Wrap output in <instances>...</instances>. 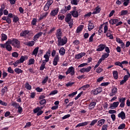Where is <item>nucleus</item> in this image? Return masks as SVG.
<instances>
[{
    "mask_svg": "<svg viewBox=\"0 0 130 130\" xmlns=\"http://www.w3.org/2000/svg\"><path fill=\"white\" fill-rule=\"evenodd\" d=\"M34 62H35V59H34V58H30L28 60L29 66H31V64H34Z\"/></svg>",
    "mask_w": 130,
    "mask_h": 130,
    "instance_id": "nucleus-43",
    "label": "nucleus"
},
{
    "mask_svg": "<svg viewBox=\"0 0 130 130\" xmlns=\"http://www.w3.org/2000/svg\"><path fill=\"white\" fill-rule=\"evenodd\" d=\"M34 44H35V42L34 41H29L25 43V45H26L27 46H29L30 47L33 46Z\"/></svg>",
    "mask_w": 130,
    "mask_h": 130,
    "instance_id": "nucleus-28",
    "label": "nucleus"
},
{
    "mask_svg": "<svg viewBox=\"0 0 130 130\" xmlns=\"http://www.w3.org/2000/svg\"><path fill=\"white\" fill-rule=\"evenodd\" d=\"M72 16L71 13H67L65 16V22L68 23L70 29L73 28V26L74 25V20L72 19Z\"/></svg>",
    "mask_w": 130,
    "mask_h": 130,
    "instance_id": "nucleus-2",
    "label": "nucleus"
},
{
    "mask_svg": "<svg viewBox=\"0 0 130 130\" xmlns=\"http://www.w3.org/2000/svg\"><path fill=\"white\" fill-rule=\"evenodd\" d=\"M7 43L11 44L12 46L16 48H20L21 46V42L17 39L11 38L8 40Z\"/></svg>",
    "mask_w": 130,
    "mask_h": 130,
    "instance_id": "nucleus-1",
    "label": "nucleus"
},
{
    "mask_svg": "<svg viewBox=\"0 0 130 130\" xmlns=\"http://www.w3.org/2000/svg\"><path fill=\"white\" fill-rule=\"evenodd\" d=\"M19 105V103L16 102H12V106H13V107H15V108L18 109Z\"/></svg>",
    "mask_w": 130,
    "mask_h": 130,
    "instance_id": "nucleus-38",
    "label": "nucleus"
},
{
    "mask_svg": "<svg viewBox=\"0 0 130 130\" xmlns=\"http://www.w3.org/2000/svg\"><path fill=\"white\" fill-rule=\"evenodd\" d=\"M108 112L110 114H115L116 113V111L115 110H110Z\"/></svg>",
    "mask_w": 130,
    "mask_h": 130,
    "instance_id": "nucleus-63",
    "label": "nucleus"
},
{
    "mask_svg": "<svg viewBox=\"0 0 130 130\" xmlns=\"http://www.w3.org/2000/svg\"><path fill=\"white\" fill-rule=\"evenodd\" d=\"M48 81V76H46L45 79L42 81V84H46V83Z\"/></svg>",
    "mask_w": 130,
    "mask_h": 130,
    "instance_id": "nucleus-64",
    "label": "nucleus"
},
{
    "mask_svg": "<svg viewBox=\"0 0 130 130\" xmlns=\"http://www.w3.org/2000/svg\"><path fill=\"white\" fill-rule=\"evenodd\" d=\"M101 11V8L99 7V6H97L93 10V11L92 12V14L96 15V14H99Z\"/></svg>",
    "mask_w": 130,
    "mask_h": 130,
    "instance_id": "nucleus-14",
    "label": "nucleus"
},
{
    "mask_svg": "<svg viewBox=\"0 0 130 130\" xmlns=\"http://www.w3.org/2000/svg\"><path fill=\"white\" fill-rule=\"evenodd\" d=\"M39 103L41 105H45V104H46V100H42L40 101Z\"/></svg>",
    "mask_w": 130,
    "mask_h": 130,
    "instance_id": "nucleus-51",
    "label": "nucleus"
},
{
    "mask_svg": "<svg viewBox=\"0 0 130 130\" xmlns=\"http://www.w3.org/2000/svg\"><path fill=\"white\" fill-rule=\"evenodd\" d=\"M78 93V91H75L72 92V93H70L68 95L69 97H71V98H73V97H74V96H75V95H77V94Z\"/></svg>",
    "mask_w": 130,
    "mask_h": 130,
    "instance_id": "nucleus-53",
    "label": "nucleus"
},
{
    "mask_svg": "<svg viewBox=\"0 0 130 130\" xmlns=\"http://www.w3.org/2000/svg\"><path fill=\"white\" fill-rule=\"evenodd\" d=\"M7 44H10L8 43V41L5 44H1L0 46L2 48H6Z\"/></svg>",
    "mask_w": 130,
    "mask_h": 130,
    "instance_id": "nucleus-46",
    "label": "nucleus"
},
{
    "mask_svg": "<svg viewBox=\"0 0 130 130\" xmlns=\"http://www.w3.org/2000/svg\"><path fill=\"white\" fill-rule=\"evenodd\" d=\"M117 93V88L116 87L114 86L111 89V92L110 93V96L111 97H112L115 95Z\"/></svg>",
    "mask_w": 130,
    "mask_h": 130,
    "instance_id": "nucleus-11",
    "label": "nucleus"
},
{
    "mask_svg": "<svg viewBox=\"0 0 130 130\" xmlns=\"http://www.w3.org/2000/svg\"><path fill=\"white\" fill-rule=\"evenodd\" d=\"M7 39H8V36L5 34H2V37H1L2 41H5V40H7Z\"/></svg>",
    "mask_w": 130,
    "mask_h": 130,
    "instance_id": "nucleus-36",
    "label": "nucleus"
},
{
    "mask_svg": "<svg viewBox=\"0 0 130 130\" xmlns=\"http://www.w3.org/2000/svg\"><path fill=\"white\" fill-rule=\"evenodd\" d=\"M59 11V8H57L51 11L50 13V16H52V17H55L58 14V12Z\"/></svg>",
    "mask_w": 130,
    "mask_h": 130,
    "instance_id": "nucleus-7",
    "label": "nucleus"
},
{
    "mask_svg": "<svg viewBox=\"0 0 130 130\" xmlns=\"http://www.w3.org/2000/svg\"><path fill=\"white\" fill-rule=\"evenodd\" d=\"M61 36H62V32L61 31V28H59L57 30L56 32V37L57 39H58V38H61Z\"/></svg>",
    "mask_w": 130,
    "mask_h": 130,
    "instance_id": "nucleus-10",
    "label": "nucleus"
},
{
    "mask_svg": "<svg viewBox=\"0 0 130 130\" xmlns=\"http://www.w3.org/2000/svg\"><path fill=\"white\" fill-rule=\"evenodd\" d=\"M109 56V54L107 53H105L104 54L102 55L101 58L104 60H105L106 58H107Z\"/></svg>",
    "mask_w": 130,
    "mask_h": 130,
    "instance_id": "nucleus-40",
    "label": "nucleus"
},
{
    "mask_svg": "<svg viewBox=\"0 0 130 130\" xmlns=\"http://www.w3.org/2000/svg\"><path fill=\"white\" fill-rule=\"evenodd\" d=\"M39 110H40V107H37L34 110V113H38Z\"/></svg>",
    "mask_w": 130,
    "mask_h": 130,
    "instance_id": "nucleus-62",
    "label": "nucleus"
},
{
    "mask_svg": "<svg viewBox=\"0 0 130 130\" xmlns=\"http://www.w3.org/2000/svg\"><path fill=\"white\" fill-rule=\"evenodd\" d=\"M89 122H90V121H85L82 123H80L76 125V127H79L80 126H85V125H88V123H89Z\"/></svg>",
    "mask_w": 130,
    "mask_h": 130,
    "instance_id": "nucleus-23",
    "label": "nucleus"
},
{
    "mask_svg": "<svg viewBox=\"0 0 130 130\" xmlns=\"http://www.w3.org/2000/svg\"><path fill=\"white\" fill-rule=\"evenodd\" d=\"M31 25L33 26H36L37 25V19L33 18L31 22Z\"/></svg>",
    "mask_w": 130,
    "mask_h": 130,
    "instance_id": "nucleus-41",
    "label": "nucleus"
},
{
    "mask_svg": "<svg viewBox=\"0 0 130 130\" xmlns=\"http://www.w3.org/2000/svg\"><path fill=\"white\" fill-rule=\"evenodd\" d=\"M90 87V85L89 84H86L85 85H83L82 87L79 88L80 89H82V90H86V89H88V88Z\"/></svg>",
    "mask_w": 130,
    "mask_h": 130,
    "instance_id": "nucleus-48",
    "label": "nucleus"
},
{
    "mask_svg": "<svg viewBox=\"0 0 130 130\" xmlns=\"http://www.w3.org/2000/svg\"><path fill=\"white\" fill-rule=\"evenodd\" d=\"M12 55L13 57H15V58L19 57V54L17 52H13L12 54Z\"/></svg>",
    "mask_w": 130,
    "mask_h": 130,
    "instance_id": "nucleus-55",
    "label": "nucleus"
},
{
    "mask_svg": "<svg viewBox=\"0 0 130 130\" xmlns=\"http://www.w3.org/2000/svg\"><path fill=\"white\" fill-rule=\"evenodd\" d=\"M125 127V124L122 123L118 127V129H123Z\"/></svg>",
    "mask_w": 130,
    "mask_h": 130,
    "instance_id": "nucleus-50",
    "label": "nucleus"
},
{
    "mask_svg": "<svg viewBox=\"0 0 130 130\" xmlns=\"http://www.w3.org/2000/svg\"><path fill=\"white\" fill-rule=\"evenodd\" d=\"M85 73H89L91 70H92V67L89 66V67H87L86 68H85Z\"/></svg>",
    "mask_w": 130,
    "mask_h": 130,
    "instance_id": "nucleus-59",
    "label": "nucleus"
},
{
    "mask_svg": "<svg viewBox=\"0 0 130 130\" xmlns=\"http://www.w3.org/2000/svg\"><path fill=\"white\" fill-rule=\"evenodd\" d=\"M7 72H8V73H10V74H14V73H15L14 70L12 69V67H9L8 68Z\"/></svg>",
    "mask_w": 130,
    "mask_h": 130,
    "instance_id": "nucleus-54",
    "label": "nucleus"
},
{
    "mask_svg": "<svg viewBox=\"0 0 130 130\" xmlns=\"http://www.w3.org/2000/svg\"><path fill=\"white\" fill-rule=\"evenodd\" d=\"M26 59H28V56L27 55H24L21 56L20 58V59H18V60L20 63H23L24 61L26 60Z\"/></svg>",
    "mask_w": 130,
    "mask_h": 130,
    "instance_id": "nucleus-18",
    "label": "nucleus"
},
{
    "mask_svg": "<svg viewBox=\"0 0 130 130\" xmlns=\"http://www.w3.org/2000/svg\"><path fill=\"white\" fill-rule=\"evenodd\" d=\"M52 4H53V0H48L46 5L49 7H50Z\"/></svg>",
    "mask_w": 130,
    "mask_h": 130,
    "instance_id": "nucleus-45",
    "label": "nucleus"
},
{
    "mask_svg": "<svg viewBox=\"0 0 130 130\" xmlns=\"http://www.w3.org/2000/svg\"><path fill=\"white\" fill-rule=\"evenodd\" d=\"M25 88L27 89V90H31L32 89V86L29 84V82H27L25 83Z\"/></svg>",
    "mask_w": 130,
    "mask_h": 130,
    "instance_id": "nucleus-29",
    "label": "nucleus"
},
{
    "mask_svg": "<svg viewBox=\"0 0 130 130\" xmlns=\"http://www.w3.org/2000/svg\"><path fill=\"white\" fill-rule=\"evenodd\" d=\"M88 23H88V29L89 31H91L93 30V29L95 28V27L94 26V24H93V23H91V21H89Z\"/></svg>",
    "mask_w": 130,
    "mask_h": 130,
    "instance_id": "nucleus-20",
    "label": "nucleus"
},
{
    "mask_svg": "<svg viewBox=\"0 0 130 130\" xmlns=\"http://www.w3.org/2000/svg\"><path fill=\"white\" fill-rule=\"evenodd\" d=\"M0 104L1 105H3V106H8V103L2 100H0Z\"/></svg>",
    "mask_w": 130,
    "mask_h": 130,
    "instance_id": "nucleus-56",
    "label": "nucleus"
},
{
    "mask_svg": "<svg viewBox=\"0 0 130 130\" xmlns=\"http://www.w3.org/2000/svg\"><path fill=\"white\" fill-rule=\"evenodd\" d=\"M14 72L18 74V75H20V74H22L23 73V70H21L20 68H15L14 69Z\"/></svg>",
    "mask_w": 130,
    "mask_h": 130,
    "instance_id": "nucleus-31",
    "label": "nucleus"
},
{
    "mask_svg": "<svg viewBox=\"0 0 130 130\" xmlns=\"http://www.w3.org/2000/svg\"><path fill=\"white\" fill-rule=\"evenodd\" d=\"M96 103H96V102L92 101L89 105V109H90V110L93 109V108H94V107H95V106H96Z\"/></svg>",
    "mask_w": 130,
    "mask_h": 130,
    "instance_id": "nucleus-25",
    "label": "nucleus"
},
{
    "mask_svg": "<svg viewBox=\"0 0 130 130\" xmlns=\"http://www.w3.org/2000/svg\"><path fill=\"white\" fill-rule=\"evenodd\" d=\"M102 92V87L96 88L95 89H93L91 91V92L93 95H98V94Z\"/></svg>",
    "mask_w": 130,
    "mask_h": 130,
    "instance_id": "nucleus-5",
    "label": "nucleus"
},
{
    "mask_svg": "<svg viewBox=\"0 0 130 130\" xmlns=\"http://www.w3.org/2000/svg\"><path fill=\"white\" fill-rule=\"evenodd\" d=\"M107 128H108V124H104L102 126V128L101 130H107Z\"/></svg>",
    "mask_w": 130,
    "mask_h": 130,
    "instance_id": "nucleus-61",
    "label": "nucleus"
},
{
    "mask_svg": "<svg viewBox=\"0 0 130 130\" xmlns=\"http://www.w3.org/2000/svg\"><path fill=\"white\" fill-rule=\"evenodd\" d=\"M70 13L71 14V16H72L73 18H78V17H79V12L77 11H72Z\"/></svg>",
    "mask_w": 130,
    "mask_h": 130,
    "instance_id": "nucleus-17",
    "label": "nucleus"
},
{
    "mask_svg": "<svg viewBox=\"0 0 130 130\" xmlns=\"http://www.w3.org/2000/svg\"><path fill=\"white\" fill-rule=\"evenodd\" d=\"M58 61H59V55H58V54H57V55H56L53 59V66H57V63L58 62Z\"/></svg>",
    "mask_w": 130,
    "mask_h": 130,
    "instance_id": "nucleus-6",
    "label": "nucleus"
},
{
    "mask_svg": "<svg viewBox=\"0 0 130 130\" xmlns=\"http://www.w3.org/2000/svg\"><path fill=\"white\" fill-rule=\"evenodd\" d=\"M43 34V32L40 31L39 33L36 34L34 36V39L33 40L34 41H37V40H38V39H39V38H40V37H41V36H42V35Z\"/></svg>",
    "mask_w": 130,
    "mask_h": 130,
    "instance_id": "nucleus-9",
    "label": "nucleus"
},
{
    "mask_svg": "<svg viewBox=\"0 0 130 130\" xmlns=\"http://www.w3.org/2000/svg\"><path fill=\"white\" fill-rule=\"evenodd\" d=\"M80 2V0H73L71 1L72 5H74L75 6H77L78 3Z\"/></svg>",
    "mask_w": 130,
    "mask_h": 130,
    "instance_id": "nucleus-44",
    "label": "nucleus"
},
{
    "mask_svg": "<svg viewBox=\"0 0 130 130\" xmlns=\"http://www.w3.org/2000/svg\"><path fill=\"white\" fill-rule=\"evenodd\" d=\"M57 41V46H63V45H66L67 43H68V38L64 36L62 38H59Z\"/></svg>",
    "mask_w": 130,
    "mask_h": 130,
    "instance_id": "nucleus-3",
    "label": "nucleus"
},
{
    "mask_svg": "<svg viewBox=\"0 0 130 130\" xmlns=\"http://www.w3.org/2000/svg\"><path fill=\"white\" fill-rule=\"evenodd\" d=\"M108 85H110V82H104L101 84L100 86L101 87H106L108 86Z\"/></svg>",
    "mask_w": 130,
    "mask_h": 130,
    "instance_id": "nucleus-49",
    "label": "nucleus"
},
{
    "mask_svg": "<svg viewBox=\"0 0 130 130\" xmlns=\"http://www.w3.org/2000/svg\"><path fill=\"white\" fill-rule=\"evenodd\" d=\"M118 117H119V118H121L122 120L125 119V118H126L125 113H124V112L123 111L120 112V113H119L118 114Z\"/></svg>",
    "mask_w": 130,
    "mask_h": 130,
    "instance_id": "nucleus-13",
    "label": "nucleus"
},
{
    "mask_svg": "<svg viewBox=\"0 0 130 130\" xmlns=\"http://www.w3.org/2000/svg\"><path fill=\"white\" fill-rule=\"evenodd\" d=\"M44 57L45 58V60H43V61H44V62H48L49 61V55L45 54L44 55Z\"/></svg>",
    "mask_w": 130,
    "mask_h": 130,
    "instance_id": "nucleus-35",
    "label": "nucleus"
},
{
    "mask_svg": "<svg viewBox=\"0 0 130 130\" xmlns=\"http://www.w3.org/2000/svg\"><path fill=\"white\" fill-rule=\"evenodd\" d=\"M20 19L19 18V17L17 15H14L13 18V22L14 23H17V22H19Z\"/></svg>",
    "mask_w": 130,
    "mask_h": 130,
    "instance_id": "nucleus-30",
    "label": "nucleus"
},
{
    "mask_svg": "<svg viewBox=\"0 0 130 130\" xmlns=\"http://www.w3.org/2000/svg\"><path fill=\"white\" fill-rule=\"evenodd\" d=\"M106 121V120L104 119H100L98 122V126H101L102 125H103V124L105 123Z\"/></svg>",
    "mask_w": 130,
    "mask_h": 130,
    "instance_id": "nucleus-22",
    "label": "nucleus"
},
{
    "mask_svg": "<svg viewBox=\"0 0 130 130\" xmlns=\"http://www.w3.org/2000/svg\"><path fill=\"white\" fill-rule=\"evenodd\" d=\"M59 53L61 56L66 54V49H64V48H63V47H62L60 48L59 50Z\"/></svg>",
    "mask_w": 130,
    "mask_h": 130,
    "instance_id": "nucleus-21",
    "label": "nucleus"
},
{
    "mask_svg": "<svg viewBox=\"0 0 130 130\" xmlns=\"http://www.w3.org/2000/svg\"><path fill=\"white\" fill-rule=\"evenodd\" d=\"M58 93V91L57 90H54L52 91L50 93L49 95L51 96V95H55V94H57Z\"/></svg>",
    "mask_w": 130,
    "mask_h": 130,
    "instance_id": "nucleus-52",
    "label": "nucleus"
},
{
    "mask_svg": "<svg viewBox=\"0 0 130 130\" xmlns=\"http://www.w3.org/2000/svg\"><path fill=\"white\" fill-rule=\"evenodd\" d=\"M38 50H39V47H36L34 49V51H32V55H35V56H37V54H38Z\"/></svg>",
    "mask_w": 130,
    "mask_h": 130,
    "instance_id": "nucleus-24",
    "label": "nucleus"
},
{
    "mask_svg": "<svg viewBox=\"0 0 130 130\" xmlns=\"http://www.w3.org/2000/svg\"><path fill=\"white\" fill-rule=\"evenodd\" d=\"M105 46H106V45L101 44L98 46L99 48L96 49V51L99 52L103 51V50L105 49Z\"/></svg>",
    "mask_w": 130,
    "mask_h": 130,
    "instance_id": "nucleus-12",
    "label": "nucleus"
},
{
    "mask_svg": "<svg viewBox=\"0 0 130 130\" xmlns=\"http://www.w3.org/2000/svg\"><path fill=\"white\" fill-rule=\"evenodd\" d=\"M109 30H108V26L105 25L104 27V33H107V31H108Z\"/></svg>",
    "mask_w": 130,
    "mask_h": 130,
    "instance_id": "nucleus-60",
    "label": "nucleus"
},
{
    "mask_svg": "<svg viewBox=\"0 0 130 130\" xmlns=\"http://www.w3.org/2000/svg\"><path fill=\"white\" fill-rule=\"evenodd\" d=\"M113 76L115 80H117L118 79V72L117 71H114L113 72Z\"/></svg>",
    "mask_w": 130,
    "mask_h": 130,
    "instance_id": "nucleus-27",
    "label": "nucleus"
},
{
    "mask_svg": "<svg viewBox=\"0 0 130 130\" xmlns=\"http://www.w3.org/2000/svg\"><path fill=\"white\" fill-rule=\"evenodd\" d=\"M98 121V119H94V120H93L90 124V125H91V126H92V125H94V124H95V123H96V122Z\"/></svg>",
    "mask_w": 130,
    "mask_h": 130,
    "instance_id": "nucleus-57",
    "label": "nucleus"
},
{
    "mask_svg": "<svg viewBox=\"0 0 130 130\" xmlns=\"http://www.w3.org/2000/svg\"><path fill=\"white\" fill-rule=\"evenodd\" d=\"M1 92L2 93V95H5V93L8 92V87L5 86L4 88L2 89Z\"/></svg>",
    "mask_w": 130,
    "mask_h": 130,
    "instance_id": "nucleus-39",
    "label": "nucleus"
},
{
    "mask_svg": "<svg viewBox=\"0 0 130 130\" xmlns=\"http://www.w3.org/2000/svg\"><path fill=\"white\" fill-rule=\"evenodd\" d=\"M130 0H123V5L124 7H127L128 6V4H129Z\"/></svg>",
    "mask_w": 130,
    "mask_h": 130,
    "instance_id": "nucleus-47",
    "label": "nucleus"
},
{
    "mask_svg": "<svg viewBox=\"0 0 130 130\" xmlns=\"http://www.w3.org/2000/svg\"><path fill=\"white\" fill-rule=\"evenodd\" d=\"M115 66H118V67H120V68H122V69H123V65L121 63V62H120L119 61H116L114 63Z\"/></svg>",
    "mask_w": 130,
    "mask_h": 130,
    "instance_id": "nucleus-37",
    "label": "nucleus"
},
{
    "mask_svg": "<svg viewBox=\"0 0 130 130\" xmlns=\"http://www.w3.org/2000/svg\"><path fill=\"white\" fill-rule=\"evenodd\" d=\"M18 113H20V114L23 112V108L21 106H19L18 108Z\"/></svg>",
    "mask_w": 130,
    "mask_h": 130,
    "instance_id": "nucleus-58",
    "label": "nucleus"
},
{
    "mask_svg": "<svg viewBox=\"0 0 130 130\" xmlns=\"http://www.w3.org/2000/svg\"><path fill=\"white\" fill-rule=\"evenodd\" d=\"M29 33H30V30H22L20 34V37H24V36H26V35H27V34H29Z\"/></svg>",
    "mask_w": 130,
    "mask_h": 130,
    "instance_id": "nucleus-16",
    "label": "nucleus"
},
{
    "mask_svg": "<svg viewBox=\"0 0 130 130\" xmlns=\"http://www.w3.org/2000/svg\"><path fill=\"white\" fill-rule=\"evenodd\" d=\"M2 19L3 20V21H6L8 24H11V23H12V20L8 16H3Z\"/></svg>",
    "mask_w": 130,
    "mask_h": 130,
    "instance_id": "nucleus-15",
    "label": "nucleus"
},
{
    "mask_svg": "<svg viewBox=\"0 0 130 130\" xmlns=\"http://www.w3.org/2000/svg\"><path fill=\"white\" fill-rule=\"evenodd\" d=\"M69 74H70L71 76L75 75L76 72L75 71V68L74 67L71 66L68 68V70L66 72V74L69 75Z\"/></svg>",
    "mask_w": 130,
    "mask_h": 130,
    "instance_id": "nucleus-4",
    "label": "nucleus"
},
{
    "mask_svg": "<svg viewBox=\"0 0 130 130\" xmlns=\"http://www.w3.org/2000/svg\"><path fill=\"white\" fill-rule=\"evenodd\" d=\"M103 72V69H102L101 67H99L96 69V72L97 74H100L101 73H102Z\"/></svg>",
    "mask_w": 130,
    "mask_h": 130,
    "instance_id": "nucleus-42",
    "label": "nucleus"
},
{
    "mask_svg": "<svg viewBox=\"0 0 130 130\" xmlns=\"http://www.w3.org/2000/svg\"><path fill=\"white\" fill-rule=\"evenodd\" d=\"M83 28H84V25H79L76 29V33H80V32H82Z\"/></svg>",
    "mask_w": 130,
    "mask_h": 130,
    "instance_id": "nucleus-26",
    "label": "nucleus"
},
{
    "mask_svg": "<svg viewBox=\"0 0 130 130\" xmlns=\"http://www.w3.org/2000/svg\"><path fill=\"white\" fill-rule=\"evenodd\" d=\"M11 44H7L6 45V50H8V51L11 52L12 51L13 49V47H12V46H11Z\"/></svg>",
    "mask_w": 130,
    "mask_h": 130,
    "instance_id": "nucleus-32",
    "label": "nucleus"
},
{
    "mask_svg": "<svg viewBox=\"0 0 130 130\" xmlns=\"http://www.w3.org/2000/svg\"><path fill=\"white\" fill-rule=\"evenodd\" d=\"M128 14V10H123L121 11V12L119 13V16L122 17L123 16H127V15Z\"/></svg>",
    "mask_w": 130,
    "mask_h": 130,
    "instance_id": "nucleus-19",
    "label": "nucleus"
},
{
    "mask_svg": "<svg viewBox=\"0 0 130 130\" xmlns=\"http://www.w3.org/2000/svg\"><path fill=\"white\" fill-rule=\"evenodd\" d=\"M118 105H119V102H114L110 105L109 108L110 109H114L115 108H117Z\"/></svg>",
    "mask_w": 130,
    "mask_h": 130,
    "instance_id": "nucleus-8",
    "label": "nucleus"
},
{
    "mask_svg": "<svg viewBox=\"0 0 130 130\" xmlns=\"http://www.w3.org/2000/svg\"><path fill=\"white\" fill-rule=\"evenodd\" d=\"M46 64V62L43 61V63L40 67V71H43L45 69V65Z\"/></svg>",
    "mask_w": 130,
    "mask_h": 130,
    "instance_id": "nucleus-33",
    "label": "nucleus"
},
{
    "mask_svg": "<svg viewBox=\"0 0 130 130\" xmlns=\"http://www.w3.org/2000/svg\"><path fill=\"white\" fill-rule=\"evenodd\" d=\"M119 103H125L126 98H118Z\"/></svg>",
    "mask_w": 130,
    "mask_h": 130,
    "instance_id": "nucleus-34",
    "label": "nucleus"
}]
</instances>
